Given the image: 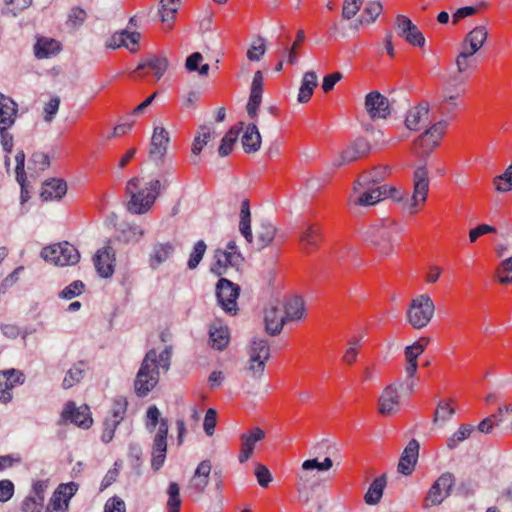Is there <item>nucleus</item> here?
<instances>
[{
  "label": "nucleus",
  "mask_w": 512,
  "mask_h": 512,
  "mask_svg": "<svg viewBox=\"0 0 512 512\" xmlns=\"http://www.w3.org/2000/svg\"><path fill=\"white\" fill-rule=\"evenodd\" d=\"M171 352L165 348L160 353L148 351L140 365L134 381V390L138 397L147 396L159 382V370L167 371L170 367Z\"/></svg>",
  "instance_id": "f257e3e1"
},
{
  "label": "nucleus",
  "mask_w": 512,
  "mask_h": 512,
  "mask_svg": "<svg viewBox=\"0 0 512 512\" xmlns=\"http://www.w3.org/2000/svg\"><path fill=\"white\" fill-rule=\"evenodd\" d=\"M139 178H132L127 182L126 192L129 195L127 210L136 215L147 213L154 205L156 199L161 194V190L166 189L168 183L160 180H150L145 187L139 188Z\"/></svg>",
  "instance_id": "f03ea898"
},
{
  "label": "nucleus",
  "mask_w": 512,
  "mask_h": 512,
  "mask_svg": "<svg viewBox=\"0 0 512 512\" xmlns=\"http://www.w3.org/2000/svg\"><path fill=\"white\" fill-rule=\"evenodd\" d=\"M394 188L387 185L377 186V179L368 176H359L354 182L352 191L348 197L349 207H369L388 197Z\"/></svg>",
  "instance_id": "7ed1b4c3"
},
{
  "label": "nucleus",
  "mask_w": 512,
  "mask_h": 512,
  "mask_svg": "<svg viewBox=\"0 0 512 512\" xmlns=\"http://www.w3.org/2000/svg\"><path fill=\"white\" fill-rule=\"evenodd\" d=\"M402 227L393 219L377 220L365 232V240L375 246L383 255H389L393 248V241Z\"/></svg>",
  "instance_id": "20e7f679"
},
{
  "label": "nucleus",
  "mask_w": 512,
  "mask_h": 512,
  "mask_svg": "<svg viewBox=\"0 0 512 512\" xmlns=\"http://www.w3.org/2000/svg\"><path fill=\"white\" fill-rule=\"evenodd\" d=\"M435 312V305L431 297L421 294L411 300L407 310V321L415 329L426 327Z\"/></svg>",
  "instance_id": "39448f33"
},
{
  "label": "nucleus",
  "mask_w": 512,
  "mask_h": 512,
  "mask_svg": "<svg viewBox=\"0 0 512 512\" xmlns=\"http://www.w3.org/2000/svg\"><path fill=\"white\" fill-rule=\"evenodd\" d=\"M429 191L428 171L425 166H419L413 175V194L398 198L404 201V206L411 214L418 212V207L423 205L427 200Z\"/></svg>",
  "instance_id": "423d86ee"
},
{
  "label": "nucleus",
  "mask_w": 512,
  "mask_h": 512,
  "mask_svg": "<svg viewBox=\"0 0 512 512\" xmlns=\"http://www.w3.org/2000/svg\"><path fill=\"white\" fill-rule=\"evenodd\" d=\"M41 257L57 266H67L77 264L80 254L69 242H60L43 248Z\"/></svg>",
  "instance_id": "0eeeda50"
},
{
  "label": "nucleus",
  "mask_w": 512,
  "mask_h": 512,
  "mask_svg": "<svg viewBox=\"0 0 512 512\" xmlns=\"http://www.w3.org/2000/svg\"><path fill=\"white\" fill-rule=\"evenodd\" d=\"M465 94V88H457L453 92L450 88H446L440 98L433 104V109L442 117L452 119L457 111L461 108L460 98Z\"/></svg>",
  "instance_id": "6e6552de"
},
{
  "label": "nucleus",
  "mask_w": 512,
  "mask_h": 512,
  "mask_svg": "<svg viewBox=\"0 0 512 512\" xmlns=\"http://www.w3.org/2000/svg\"><path fill=\"white\" fill-rule=\"evenodd\" d=\"M448 121L440 120L427 129L415 142V146H419L420 150L416 151L420 156L427 157L439 145Z\"/></svg>",
  "instance_id": "1a4fd4ad"
},
{
  "label": "nucleus",
  "mask_w": 512,
  "mask_h": 512,
  "mask_svg": "<svg viewBox=\"0 0 512 512\" xmlns=\"http://www.w3.org/2000/svg\"><path fill=\"white\" fill-rule=\"evenodd\" d=\"M403 387V382H395L384 388L378 399V412L382 416H392L400 411L399 392Z\"/></svg>",
  "instance_id": "9d476101"
},
{
  "label": "nucleus",
  "mask_w": 512,
  "mask_h": 512,
  "mask_svg": "<svg viewBox=\"0 0 512 512\" xmlns=\"http://www.w3.org/2000/svg\"><path fill=\"white\" fill-rule=\"evenodd\" d=\"M240 288L226 278H221L216 285V296L221 308L230 314L237 311V298Z\"/></svg>",
  "instance_id": "9b49d317"
},
{
  "label": "nucleus",
  "mask_w": 512,
  "mask_h": 512,
  "mask_svg": "<svg viewBox=\"0 0 512 512\" xmlns=\"http://www.w3.org/2000/svg\"><path fill=\"white\" fill-rule=\"evenodd\" d=\"M395 30L399 37L408 44L423 47L425 38L418 27L405 15H397L395 18Z\"/></svg>",
  "instance_id": "f8f14e48"
},
{
  "label": "nucleus",
  "mask_w": 512,
  "mask_h": 512,
  "mask_svg": "<svg viewBox=\"0 0 512 512\" xmlns=\"http://www.w3.org/2000/svg\"><path fill=\"white\" fill-rule=\"evenodd\" d=\"M78 490V484L69 482L60 484L53 493L46 512H67L70 499Z\"/></svg>",
  "instance_id": "ddd939ff"
},
{
  "label": "nucleus",
  "mask_w": 512,
  "mask_h": 512,
  "mask_svg": "<svg viewBox=\"0 0 512 512\" xmlns=\"http://www.w3.org/2000/svg\"><path fill=\"white\" fill-rule=\"evenodd\" d=\"M454 485V476L451 473H443L431 486L426 499V506L439 505L450 494Z\"/></svg>",
  "instance_id": "4468645a"
},
{
  "label": "nucleus",
  "mask_w": 512,
  "mask_h": 512,
  "mask_svg": "<svg viewBox=\"0 0 512 512\" xmlns=\"http://www.w3.org/2000/svg\"><path fill=\"white\" fill-rule=\"evenodd\" d=\"M365 109L372 119H385L391 113L389 100L378 91L366 95Z\"/></svg>",
  "instance_id": "2eb2a0df"
},
{
  "label": "nucleus",
  "mask_w": 512,
  "mask_h": 512,
  "mask_svg": "<svg viewBox=\"0 0 512 512\" xmlns=\"http://www.w3.org/2000/svg\"><path fill=\"white\" fill-rule=\"evenodd\" d=\"M140 38V33L136 31H117L106 40L105 47L108 49H118L124 47L130 52L135 53L139 49Z\"/></svg>",
  "instance_id": "dca6fc26"
},
{
  "label": "nucleus",
  "mask_w": 512,
  "mask_h": 512,
  "mask_svg": "<svg viewBox=\"0 0 512 512\" xmlns=\"http://www.w3.org/2000/svg\"><path fill=\"white\" fill-rule=\"evenodd\" d=\"M61 416L64 421H70L85 429L89 428L93 422L89 407L87 405L76 406L74 402H68L65 405Z\"/></svg>",
  "instance_id": "f3484780"
},
{
  "label": "nucleus",
  "mask_w": 512,
  "mask_h": 512,
  "mask_svg": "<svg viewBox=\"0 0 512 512\" xmlns=\"http://www.w3.org/2000/svg\"><path fill=\"white\" fill-rule=\"evenodd\" d=\"M169 140V133L165 128H154L149 151V156L152 161L158 163L164 159Z\"/></svg>",
  "instance_id": "a211bd4d"
},
{
  "label": "nucleus",
  "mask_w": 512,
  "mask_h": 512,
  "mask_svg": "<svg viewBox=\"0 0 512 512\" xmlns=\"http://www.w3.org/2000/svg\"><path fill=\"white\" fill-rule=\"evenodd\" d=\"M333 465V462L331 458L326 457L322 462H319L317 458L314 459H308L305 460L301 465V470L298 474V492H299V498L305 502L309 501V497L307 495H304L302 492V489L305 487L306 482L308 481L307 474L305 472L317 469L318 471H327L329 470Z\"/></svg>",
  "instance_id": "6ab92c4d"
},
{
  "label": "nucleus",
  "mask_w": 512,
  "mask_h": 512,
  "mask_svg": "<svg viewBox=\"0 0 512 512\" xmlns=\"http://www.w3.org/2000/svg\"><path fill=\"white\" fill-rule=\"evenodd\" d=\"M93 260L99 276L102 278H109L113 275L115 266V252L112 247L106 246L102 249H99Z\"/></svg>",
  "instance_id": "aec40b11"
},
{
  "label": "nucleus",
  "mask_w": 512,
  "mask_h": 512,
  "mask_svg": "<svg viewBox=\"0 0 512 512\" xmlns=\"http://www.w3.org/2000/svg\"><path fill=\"white\" fill-rule=\"evenodd\" d=\"M215 262L211 266V271L217 276L225 273L228 267H238L243 257L240 252H224L222 249H217L214 254Z\"/></svg>",
  "instance_id": "412c9836"
},
{
  "label": "nucleus",
  "mask_w": 512,
  "mask_h": 512,
  "mask_svg": "<svg viewBox=\"0 0 512 512\" xmlns=\"http://www.w3.org/2000/svg\"><path fill=\"white\" fill-rule=\"evenodd\" d=\"M175 245L172 242H156L152 245L148 255L149 267L158 269L163 263L172 257Z\"/></svg>",
  "instance_id": "4be33fe9"
},
{
  "label": "nucleus",
  "mask_w": 512,
  "mask_h": 512,
  "mask_svg": "<svg viewBox=\"0 0 512 512\" xmlns=\"http://www.w3.org/2000/svg\"><path fill=\"white\" fill-rule=\"evenodd\" d=\"M263 93V74L256 71L253 76L250 96L246 105L247 114L251 119H256L257 111L262 102Z\"/></svg>",
  "instance_id": "5701e85b"
},
{
  "label": "nucleus",
  "mask_w": 512,
  "mask_h": 512,
  "mask_svg": "<svg viewBox=\"0 0 512 512\" xmlns=\"http://www.w3.org/2000/svg\"><path fill=\"white\" fill-rule=\"evenodd\" d=\"M265 438V432L259 428L254 427L247 433H243L240 436L241 449L239 454V462H246L254 452L255 444Z\"/></svg>",
  "instance_id": "b1692460"
},
{
  "label": "nucleus",
  "mask_w": 512,
  "mask_h": 512,
  "mask_svg": "<svg viewBox=\"0 0 512 512\" xmlns=\"http://www.w3.org/2000/svg\"><path fill=\"white\" fill-rule=\"evenodd\" d=\"M419 442L412 439L405 447L398 463V471L404 475H410L417 463L419 456Z\"/></svg>",
  "instance_id": "393cba45"
},
{
  "label": "nucleus",
  "mask_w": 512,
  "mask_h": 512,
  "mask_svg": "<svg viewBox=\"0 0 512 512\" xmlns=\"http://www.w3.org/2000/svg\"><path fill=\"white\" fill-rule=\"evenodd\" d=\"M18 105L10 97L0 93V130H9L15 123Z\"/></svg>",
  "instance_id": "a878e982"
},
{
  "label": "nucleus",
  "mask_w": 512,
  "mask_h": 512,
  "mask_svg": "<svg viewBox=\"0 0 512 512\" xmlns=\"http://www.w3.org/2000/svg\"><path fill=\"white\" fill-rule=\"evenodd\" d=\"M370 149L369 143L365 139H357L348 146L341 154L340 158L334 163V166L351 163L366 155Z\"/></svg>",
  "instance_id": "bb28decb"
},
{
  "label": "nucleus",
  "mask_w": 512,
  "mask_h": 512,
  "mask_svg": "<svg viewBox=\"0 0 512 512\" xmlns=\"http://www.w3.org/2000/svg\"><path fill=\"white\" fill-rule=\"evenodd\" d=\"M429 123V105L427 103L419 104L408 111L405 125L409 130H419Z\"/></svg>",
  "instance_id": "cd10ccee"
},
{
  "label": "nucleus",
  "mask_w": 512,
  "mask_h": 512,
  "mask_svg": "<svg viewBox=\"0 0 512 512\" xmlns=\"http://www.w3.org/2000/svg\"><path fill=\"white\" fill-rule=\"evenodd\" d=\"M211 470L212 464L210 460L200 462L190 480L189 488L196 493H203L209 483Z\"/></svg>",
  "instance_id": "c85d7f7f"
},
{
  "label": "nucleus",
  "mask_w": 512,
  "mask_h": 512,
  "mask_svg": "<svg viewBox=\"0 0 512 512\" xmlns=\"http://www.w3.org/2000/svg\"><path fill=\"white\" fill-rule=\"evenodd\" d=\"M488 38V31L485 26H476L464 38L461 48L476 54L485 44Z\"/></svg>",
  "instance_id": "c756f323"
},
{
  "label": "nucleus",
  "mask_w": 512,
  "mask_h": 512,
  "mask_svg": "<svg viewBox=\"0 0 512 512\" xmlns=\"http://www.w3.org/2000/svg\"><path fill=\"white\" fill-rule=\"evenodd\" d=\"M264 323L265 329L269 334H279L285 323V317L281 308L273 304L267 307L264 313Z\"/></svg>",
  "instance_id": "7c9ffc66"
},
{
  "label": "nucleus",
  "mask_w": 512,
  "mask_h": 512,
  "mask_svg": "<svg viewBox=\"0 0 512 512\" xmlns=\"http://www.w3.org/2000/svg\"><path fill=\"white\" fill-rule=\"evenodd\" d=\"M61 51V44L55 39L40 36L34 45V55L37 59H47Z\"/></svg>",
  "instance_id": "2f4dec72"
},
{
  "label": "nucleus",
  "mask_w": 512,
  "mask_h": 512,
  "mask_svg": "<svg viewBox=\"0 0 512 512\" xmlns=\"http://www.w3.org/2000/svg\"><path fill=\"white\" fill-rule=\"evenodd\" d=\"M67 192V184L64 180L52 178L43 183L41 198L43 200L61 199Z\"/></svg>",
  "instance_id": "473e14b6"
},
{
  "label": "nucleus",
  "mask_w": 512,
  "mask_h": 512,
  "mask_svg": "<svg viewBox=\"0 0 512 512\" xmlns=\"http://www.w3.org/2000/svg\"><path fill=\"white\" fill-rule=\"evenodd\" d=\"M241 143L246 153H254L260 149L261 135L255 123L247 125L242 135Z\"/></svg>",
  "instance_id": "72a5a7b5"
},
{
  "label": "nucleus",
  "mask_w": 512,
  "mask_h": 512,
  "mask_svg": "<svg viewBox=\"0 0 512 512\" xmlns=\"http://www.w3.org/2000/svg\"><path fill=\"white\" fill-rule=\"evenodd\" d=\"M382 4L380 2H369L364 11L362 12L361 16L351 24V28L358 30L360 27L368 26L372 23H374L377 19V17L382 12Z\"/></svg>",
  "instance_id": "f704fd0d"
},
{
  "label": "nucleus",
  "mask_w": 512,
  "mask_h": 512,
  "mask_svg": "<svg viewBox=\"0 0 512 512\" xmlns=\"http://www.w3.org/2000/svg\"><path fill=\"white\" fill-rule=\"evenodd\" d=\"M88 369V364L85 361H78L66 372L62 381L64 389L72 388L77 385L83 378Z\"/></svg>",
  "instance_id": "c9c22d12"
},
{
  "label": "nucleus",
  "mask_w": 512,
  "mask_h": 512,
  "mask_svg": "<svg viewBox=\"0 0 512 512\" xmlns=\"http://www.w3.org/2000/svg\"><path fill=\"white\" fill-rule=\"evenodd\" d=\"M318 85V77L314 71H308L303 75L297 100L306 103L310 100L315 87Z\"/></svg>",
  "instance_id": "e433bc0d"
},
{
  "label": "nucleus",
  "mask_w": 512,
  "mask_h": 512,
  "mask_svg": "<svg viewBox=\"0 0 512 512\" xmlns=\"http://www.w3.org/2000/svg\"><path fill=\"white\" fill-rule=\"evenodd\" d=\"M385 486L386 478L384 475L374 479L364 496L365 503L368 505L378 504L383 496Z\"/></svg>",
  "instance_id": "4c0bfd02"
},
{
  "label": "nucleus",
  "mask_w": 512,
  "mask_h": 512,
  "mask_svg": "<svg viewBox=\"0 0 512 512\" xmlns=\"http://www.w3.org/2000/svg\"><path fill=\"white\" fill-rule=\"evenodd\" d=\"M305 315L304 301L299 296L290 298L285 305V320H301Z\"/></svg>",
  "instance_id": "58836bf2"
},
{
  "label": "nucleus",
  "mask_w": 512,
  "mask_h": 512,
  "mask_svg": "<svg viewBox=\"0 0 512 512\" xmlns=\"http://www.w3.org/2000/svg\"><path fill=\"white\" fill-rule=\"evenodd\" d=\"M212 347L223 350L229 343V331L226 326L212 325L209 331Z\"/></svg>",
  "instance_id": "ea45409f"
},
{
  "label": "nucleus",
  "mask_w": 512,
  "mask_h": 512,
  "mask_svg": "<svg viewBox=\"0 0 512 512\" xmlns=\"http://www.w3.org/2000/svg\"><path fill=\"white\" fill-rule=\"evenodd\" d=\"M250 217H251V215H250L249 201L247 199H244L241 202L239 231L248 243H251L252 239H253L251 226H250V222H251Z\"/></svg>",
  "instance_id": "a19ab883"
},
{
  "label": "nucleus",
  "mask_w": 512,
  "mask_h": 512,
  "mask_svg": "<svg viewBox=\"0 0 512 512\" xmlns=\"http://www.w3.org/2000/svg\"><path fill=\"white\" fill-rule=\"evenodd\" d=\"M248 355H253L261 359L269 360L270 345L264 338L254 337L247 348Z\"/></svg>",
  "instance_id": "79ce46f5"
},
{
  "label": "nucleus",
  "mask_w": 512,
  "mask_h": 512,
  "mask_svg": "<svg viewBox=\"0 0 512 512\" xmlns=\"http://www.w3.org/2000/svg\"><path fill=\"white\" fill-rule=\"evenodd\" d=\"M276 229L268 222H262L256 234V244L259 249H263L272 243L275 237Z\"/></svg>",
  "instance_id": "37998d69"
},
{
  "label": "nucleus",
  "mask_w": 512,
  "mask_h": 512,
  "mask_svg": "<svg viewBox=\"0 0 512 512\" xmlns=\"http://www.w3.org/2000/svg\"><path fill=\"white\" fill-rule=\"evenodd\" d=\"M215 137V132L211 127L203 125L199 128L198 134L192 144V153L194 155L200 154L204 146Z\"/></svg>",
  "instance_id": "c03bdc74"
},
{
  "label": "nucleus",
  "mask_w": 512,
  "mask_h": 512,
  "mask_svg": "<svg viewBox=\"0 0 512 512\" xmlns=\"http://www.w3.org/2000/svg\"><path fill=\"white\" fill-rule=\"evenodd\" d=\"M127 406L128 402L125 397H116L113 401V405L111 408V416L107 417L105 420L116 425H119L125 417Z\"/></svg>",
  "instance_id": "a18cd8bd"
},
{
  "label": "nucleus",
  "mask_w": 512,
  "mask_h": 512,
  "mask_svg": "<svg viewBox=\"0 0 512 512\" xmlns=\"http://www.w3.org/2000/svg\"><path fill=\"white\" fill-rule=\"evenodd\" d=\"M146 67H149L154 72L157 79H160L167 70L168 61L165 57H152L140 63L137 66V70H141Z\"/></svg>",
  "instance_id": "49530a36"
},
{
  "label": "nucleus",
  "mask_w": 512,
  "mask_h": 512,
  "mask_svg": "<svg viewBox=\"0 0 512 512\" xmlns=\"http://www.w3.org/2000/svg\"><path fill=\"white\" fill-rule=\"evenodd\" d=\"M320 239V230L313 224H305L301 227L300 241L305 246H316Z\"/></svg>",
  "instance_id": "de8ad7c7"
},
{
  "label": "nucleus",
  "mask_w": 512,
  "mask_h": 512,
  "mask_svg": "<svg viewBox=\"0 0 512 512\" xmlns=\"http://www.w3.org/2000/svg\"><path fill=\"white\" fill-rule=\"evenodd\" d=\"M181 0H161L159 14L162 22H171L180 7Z\"/></svg>",
  "instance_id": "09e8293b"
},
{
  "label": "nucleus",
  "mask_w": 512,
  "mask_h": 512,
  "mask_svg": "<svg viewBox=\"0 0 512 512\" xmlns=\"http://www.w3.org/2000/svg\"><path fill=\"white\" fill-rule=\"evenodd\" d=\"M239 136V129L231 128L222 138L221 144L218 148V153L221 157H225L232 152L233 146Z\"/></svg>",
  "instance_id": "8fccbe9b"
},
{
  "label": "nucleus",
  "mask_w": 512,
  "mask_h": 512,
  "mask_svg": "<svg viewBox=\"0 0 512 512\" xmlns=\"http://www.w3.org/2000/svg\"><path fill=\"white\" fill-rule=\"evenodd\" d=\"M474 427L470 424L461 425L459 429L447 440V447L455 449L459 443L466 440L473 432Z\"/></svg>",
  "instance_id": "3c124183"
},
{
  "label": "nucleus",
  "mask_w": 512,
  "mask_h": 512,
  "mask_svg": "<svg viewBox=\"0 0 512 512\" xmlns=\"http://www.w3.org/2000/svg\"><path fill=\"white\" fill-rule=\"evenodd\" d=\"M167 494H168V501H167L168 512H179L180 505H181L179 485L176 482H171L169 484Z\"/></svg>",
  "instance_id": "603ef678"
},
{
  "label": "nucleus",
  "mask_w": 512,
  "mask_h": 512,
  "mask_svg": "<svg viewBox=\"0 0 512 512\" xmlns=\"http://www.w3.org/2000/svg\"><path fill=\"white\" fill-rule=\"evenodd\" d=\"M493 184L498 192H508L512 190V164L503 174L493 179Z\"/></svg>",
  "instance_id": "864d4df0"
},
{
  "label": "nucleus",
  "mask_w": 512,
  "mask_h": 512,
  "mask_svg": "<svg viewBox=\"0 0 512 512\" xmlns=\"http://www.w3.org/2000/svg\"><path fill=\"white\" fill-rule=\"evenodd\" d=\"M498 281L501 284L512 283V256L502 260L496 269Z\"/></svg>",
  "instance_id": "5fc2aeb1"
},
{
  "label": "nucleus",
  "mask_w": 512,
  "mask_h": 512,
  "mask_svg": "<svg viewBox=\"0 0 512 512\" xmlns=\"http://www.w3.org/2000/svg\"><path fill=\"white\" fill-rule=\"evenodd\" d=\"M167 436H168V420L162 418V420L160 422V426L158 427L157 433L154 437L152 448L167 451Z\"/></svg>",
  "instance_id": "6e6d98bb"
},
{
  "label": "nucleus",
  "mask_w": 512,
  "mask_h": 512,
  "mask_svg": "<svg viewBox=\"0 0 512 512\" xmlns=\"http://www.w3.org/2000/svg\"><path fill=\"white\" fill-rule=\"evenodd\" d=\"M206 249L207 246L203 240H199L198 242L195 243L187 262V266L189 269L193 270L199 265L206 252Z\"/></svg>",
  "instance_id": "4d7b16f0"
},
{
  "label": "nucleus",
  "mask_w": 512,
  "mask_h": 512,
  "mask_svg": "<svg viewBox=\"0 0 512 512\" xmlns=\"http://www.w3.org/2000/svg\"><path fill=\"white\" fill-rule=\"evenodd\" d=\"M248 357L246 370L251 373L254 378H260L264 374L268 360L253 355H248Z\"/></svg>",
  "instance_id": "13d9d810"
},
{
  "label": "nucleus",
  "mask_w": 512,
  "mask_h": 512,
  "mask_svg": "<svg viewBox=\"0 0 512 512\" xmlns=\"http://www.w3.org/2000/svg\"><path fill=\"white\" fill-rule=\"evenodd\" d=\"M428 339H420L405 348L406 362H417V358L424 352Z\"/></svg>",
  "instance_id": "bf43d9fd"
},
{
  "label": "nucleus",
  "mask_w": 512,
  "mask_h": 512,
  "mask_svg": "<svg viewBox=\"0 0 512 512\" xmlns=\"http://www.w3.org/2000/svg\"><path fill=\"white\" fill-rule=\"evenodd\" d=\"M455 414V409L451 407L450 401H440L435 411L434 423L438 421L446 422Z\"/></svg>",
  "instance_id": "052dcab7"
},
{
  "label": "nucleus",
  "mask_w": 512,
  "mask_h": 512,
  "mask_svg": "<svg viewBox=\"0 0 512 512\" xmlns=\"http://www.w3.org/2000/svg\"><path fill=\"white\" fill-rule=\"evenodd\" d=\"M2 377L5 379V387L13 389L16 385L22 384L24 375L21 371L16 369H8L1 372Z\"/></svg>",
  "instance_id": "680f3d73"
},
{
  "label": "nucleus",
  "mask_w": 512,
  "mask_h": 512,
  "mask_svg": "<svg viewBox=\"0 0 512 512\" xmlns=\"http://www.w3.org/2000/svg\"><path fill=\"white\" fill-rule=\"evenodd\" d=\"M474 55V53L469 52L466 48L463 49L460 47V53L456 57L455 62L459 73H463L473 66Z\"/></svg>",
  "instance_id": "e2e57ef3"
},
{
  "label": "nucleus",
  "mask_w": 512,
  "mask_h": 512,
  "mask_svg": "<svg viewBox=\"0 0 512 512\" xmlns=\"http://www.w3.org/2000/svg\"><path fill=\"white\" fill-rule=\"evenodd\" d=\"M361 346V339L353 337L348 341V347L343 355V361L347 364H352L356 361L358 349Z\"/></svg>",
  "instance_id": "0e129e2a"
},
{
  "label": "nucleus",
  "mask_w": 512,
  "mask_h": 512,
  "mask_svg": "<svg viewBox=\"0 0 512 512\" xmlns=\"http://www.w3.org/2000/svg\"><path fill=\"white\" fill-rule=\"evenodd\" d=\"M265 40L259 37L247 51V58L250 61H259L265 54Z\"/></svg>",
  "instance_id": "69168bd1"
},
{
  "label": "nucleus",
  "mask_w": 512,
  "mask_h": 512,
  "mask_svg": "<svg viewBox=\"0 0 512 512\" xmlns=\"http://www.w3.org/2000/svg\"><path fill=\"white\" fill-rule=\"evenodd\" d=\"M84 284L80 280H76L66 286L59 294L63 299L70 300L76 296H79L84 290Z\"/></svg>",
  "instance_id": "338daca9"
},
{
  "label": "nucleus",
  "mask_w": 512,
  "mask_h": 512,
  "mask_svg": "<svg viewBox=\"0 0 512 512\" xmlns=\"http://www.w3.org/2000/svg\"><path fill=\"white\" fill-rule=\"evenodd\" d=\"M363 0H344L342 17L346 20L352 19L360 10Z\"/></svg>",
  "instance_id": "774afa93"
}]
</instances>
